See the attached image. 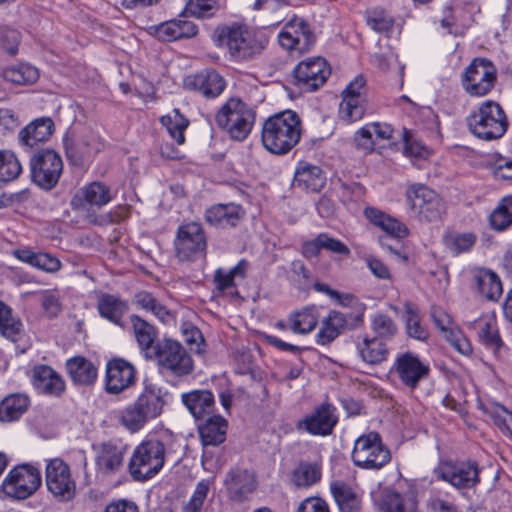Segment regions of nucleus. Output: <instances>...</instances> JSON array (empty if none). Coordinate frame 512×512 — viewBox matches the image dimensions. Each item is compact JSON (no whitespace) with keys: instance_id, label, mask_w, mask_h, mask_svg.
<instances>
[{"instance_id":"obj_9","label":"nucleus","mask_w":512,"mask_h":512,"mask_svg":"<svg viewBox=\"0 0 512 512\" xmlns=\"http://www.w3.org/2000/svg\"><path fill=\"white\" fill-rule=\"evenodd\" d=\"M45 484L47 490L59 502H70L76 496V479L72 475L70 466L61 458L46 461Z\"/></svg>"},{"instance_id":"obj_24","label":"nucleus","mask_w":512,"mask_h":512,"mask_svg":"<svg viewBox=\"0 0 512 512\" xmlns=\"http://www.w3.org/2000/svg\"><path fill=\"white\" fill-rule=\"evenodd\" d=\"M184 84L186 88L200 92L206 98L219 96L225 86L223 77L214 70H206L195 75L188 76Z\"/></svg>"},{"instance_id":"obj_63","label":"nucleus","mask_w":512,"mask_h":512,"mask_svg":"<svg viewBox=\"0 0 512 512\" xmlns=\"http://www.w3.org/2000/svg\"><path fill=\"white\" fill-rule=\"evenodd\" d=\"M41 306L49 317H56L62 311L59 289H47L40 292Z\"/></svg>"},{"instance_id":"obj_5","label":"nucleus","mask_w":512,"mask_h":512,"mask_svg":"<svg viewBox=\"0 0 512 512\" xmlns=\"http://www.w3.org/2000/svg\"><path fill=\"white\" fill-rule=\"evenodd\" d=\"M470 131L483 140L501 138L507 128L508 120L502 107L495 101L483 102L477 111L467 119Z\"/></svg>"},{"instance_id":"obj_40","label":"nucleus","mask_w":512,"mask_h":512,"mask_svg":"<svg viewBox=\"0 0 512 512\" xmlns=\"http://www.w3.org/2000/svg\"><path fill=\"white\" fill-rule=\"evenodd\" d=\"M357 351L362 361L370 365L380 364L388 356V348L385 342L370 336H364L357 343Z\"/></svg>"},{"instance_id":"obj_52","label":"nucleus","mask_w":512,"mask_h":512,"mask_svg":"<svg viewBox=\"0 0 512 512\" xmlns=\"http://www.w3.org/2000/svg\"><path fill=\"white\" fill-rule=\"evenodd\" d=\"M161 123L177 144L181 145L185 142L184 131L188 127L189 121L178 109H174L171 113L162 116Z\"/></svg>"},{"instance_id":"obj_64","label":"nucleus","mask_w":512,"mask_h":512,"mask_svg":"<svg viewBox=\"0 0 512 512\" xmlns=\"http://www.w3.org/2000/svg\"><path fill=\"white\" fill-rule=\"evenodd\" d=\"M36 259L37 260L35 262L34 268L46 273L55 274L62 267L61 261L49 253L38 252Z\"/></svg>"},{"instance_id":"obj_2","label":"nucleus","mask_w":512,"mask_h":512,"mask_svg":"<svg viewBox=\"0 0 512 512\" xmlns=\"http://www.w3.org/2000/svg\"><path fill=\"white\" fill-rule=\"evenodd\" d=\"M215 38L217 46L227 48L236 60H251L260 55L268 44L265 32L237 23L218 27Z\"/></svg>"},{"instance_id":"obj_38","label":"nucleus","mask_w":512,"mask_h":512,"mask_svg":"<svg viewBox=\"0 0 512 512\" xmlns=\"http://www.w3.org/2000/svg\"><path fill=\"white\" fill-rule=\"evenodd\" d=\"M66 369L74 384L81 386L92 385L97 379V368L88 359L76 356L66 362Z\"/></svg>"},{"instance_id":"obj_32","label":"nucleus","mask_w":512,"mask_h":512,"mask_svg":"<svg viewBox=\"0 0 512 512\" xmlns=\"http://www.w3.org/2000/svg\"><path fill=\"white\" fill-rule=\"evenodd\" d=\"M132 303L137 309L152 314L162 323L168 324L175 320L174 314L149 291L135 293Z\"/></svg>"},{"instance_id":"obj_22","label":"nucleus","mask_w":512,"mask_h":512,"mask_svg":"<svg viewBox=\"0 0 512 512\" xmlns=\"http://www.w3.org/2000/svg\"><path fill=\"white\" fill-rule=\"evenodd\" d=\"M125 450L113 442H104L96 448V469L98 473L110 476L118 473L124 463Z\"/></svg>"},{"instance_id":"obj_35","label":"nucleus","mask_w":512,"mask_h":512,"mask_svg":"<svg viewBox=\"0 0 512 512\" xmlns=\"http://www.w3.org/2000/svg\"><path fill=\"white\" fill-rule=\"evenodd\" d=\"M330 491L340 512H361V496L350 485L343 481H333Z\"/></svg>"},{"instance_id":"obj_4","label":"nucleus","mask_w":512,"mask_h":512,"mask_svg":"<svg viewBox=\"0 0 512 512\" xmlns=\"http://www.w3.org/2000/svg\"><path fill=\"white\" fill-rule=\"evenodd\" d=\"M256 119V112L240 98H230L215 116L217 125L237 141L245 140Z\"/></svg>"},{"instance_id":"obj_56","label":"nucleus","mask_w":512,"mask_h":512,"mask_svg":"<svg viewBox=\"0 0 512 512\" xmlns=\"http://www.w3.org/2000/svg\"><path fill=\"white\" fill-rule=\"evenodd\" d=\"M213 486L214 478H207L199 481L196 484L189 501L183 507L182 512H202L204 502Z\"/></svg>"},{"instance_id":"obj_17","label":"nucleus","mask_w":512,"mask_h":512,"mask_svg":"<svg viewBox=\"0 0 512 512\" xmlns=\"http://www.w3.org/2000/svg\"><path fill=\"white\" fill-rule=\"evenodd\" d=\"M392 372L398 376L403 385L414 389L429 376L430 367L418 355L407 351L396 357Z\"/></svg>"},{"instance_id":"obj_15","label":"nucleus","mask_w":512,"mask_h":512,"mask_svg":"<svg viewBox=\"0 0 512 512\" xmlns=\"http://www.w3.org/2000/svg\"><path fill=\"white\" fill-rule=\"evenodd\" d=\"M316 36L309 24L302 18L293 17L283 27L278 35V42L288 51L304 53L315 44Z\"/></svg>"},{"instance_id":"obj_59","label":"nucleus","mask_w":512,"mask_h":512,"mask_svg":"<svg viewBox=\"0 0 512 512\" xmlns=\"http://www.w3.org/2000/svg\"><path fill=\"white\" fill-rule=\"evenodd\" d=\"M220 9L218 0H189L185 11L196 18L212 17Z\"/></svg>"},{"instance_id":"obj_1","label":"nucleus","mask_w":512,"mask_h":512,"mask_svg":"<svg viewBox=\"0 0 512 512\" xmlns=\"http://www.w3.org/2000/svg\"><path fill=\"white\" fill-rule=\"evenodd\" d=\"M301 134L302 122L299 115L292 110H286L264 121L261 141L269 152L284 155L299 143Z\"/></svg>"},{"instance_id":"obj_20","label":"nucleus","mask_w":512,"mask_h":512,"mask_svg":"<svg viewBox=\"0 0 512 512\" xmlns=\"http://www.w3.org/2000/svg\"><path fill=\"white\" fill-rule=\"evenodd\" d=\"M431 318L446 340L461 354L470 355L473 351L470 341L463 333L453 327L451 317L440 307L431 308Z\"/></svg>"},{"instance_id":"obj_29","label":"nucleus","mask_w":512,"mask_h":512,"mask_svg":"<svg viewBox=\"0 0 512 512\" xmlns=\"http://www.w3.org/2000/svg\"><path fill=\"white\" fill-rule=\"evenodd\" d=\"M348 322L346 314L331 310L320 323L319 331L316 334V343L323 346L332 343L346 330Z\"/></svg>"},{"instance_id":"obj_16","label":"nucleus","mask_w":512,"mask_h":512,"mask_svg":"<svg viewBox=\"0 0 512 512\" xmlns=\"http://www.w3.org/2000/svg\"><path fill=\"white\" fill-rule=\"evenodd\" d=\"M435 474L458 489L472 488L480 481L479 468L474 461H444L435 469Z\"/></svg>"},{"instance_id":"obj_53","label":"nucleus","mask_w":512,"mask_h":512,"mask_svg":"<svg viewBox=\"0 0 512 512\" xmlns=\"http://www.w3.org/2000/svg\"><path fill=\"white\" fill-rule=\"evenodd\" d=\"M22 331V323L19 318L13 316L12 309L0 300V333L16 341Z\"/></svg>"},{"instance_id":"obj_8","label":"nucleus","mask_w":512,"mask_h":512,"mask_svg":"<svg viewBox=\"0 0 512 512\" xmlns=\"http://www.w3.org/2000/svg\"><path fill=\"white\" fill-rule=\"evenodd\" d=\"M496 82V66L486 58L473 59L461 75V85L472 97L486 96L493 90Z\"/></svg>"},{"instance_id":"obj_13","label":"nucleus","mask_w":512,"mask_h":512,"mask_svg":"<svg viewBox=\"0 0 512 512\" xmlns=\"http://www.w3.org/2000/svg\"><path fill=\"white\" fill-rule=\"evenodd\" d=\"M41 481V474L37 468L23 464L9 472L2 483V488L7 496L23 500L37 491Z\"/></svg>"},{"instance_id":"obj_12","label":"nucleus","mask_w":512,"mask_h":512,"mask_svg":"<svg viewBox=\"0 0 512 512\" xmlns=\"http://www.w3.org/2000/svg\"><path fill=\"white\" fill-rule=\"evenodd\" d=\"M30 171L33 182L45 190L56 186L63 171V162L59 154L50 149L36 152L30 159Z\"/></svg>"},{"instance_id":"obj_42","label":"nucleus","mask_w":512,"mask_h":512,"mask_svg":"<svg viewBox=\"0 0 512 512\" xmlns=\"http://www.w3.org/2000/svg\"><path fill=\"white\" fill-rule=\"evenodd\" d=\"M473 279L479 293L488 300L495 301L502 294V283L496 273L480 268L474 271Z\"/></svg>"},{"instance_id":"obj_55","label":"nucleus","mask_w":512,"mask_h":512,"mask_svg":"<svg viewBox=\"0 0 512 512\" xmlns=\"http://www.w3.org/2000/svg\"><path fill=\"white\" fill-rule=\"evenodd\" d=\"M22 166L10 150H0V182H9L19 177Z\"/></svg>"},{"instance_id":"obj_45","label":"nucleus","mask_w":512,"mask_h":512,"mask_svg":"<svg viewBox=\"0 0 512 512\" xmlns=\"http://www.w3.org/2000/svg\"><path fill=\"white\" fill-rule=\"evenodd\" d=\"M182 401L195 418L210 413L214 407L213 394L208 390H194L184 393Z\"/></svg>"},{"instance_id":"obj_54","label":"nucleus","mask_w":512,"mask_h":512,"mask_svg":"<svg viewBox=\"0 0 512 512\" xmlns=\"http://www.w3.org/2000/svg\"><path fill=\"white\" fill-rule=\"evenodd\" d=\"M119 423L130 433H137L148 423L134 403L127 405L118 414Z\"/></svg>"},{"instance_id":"obj_34","label":"nucleus","mask_w":512,"mask_h":512,"mask_svg":"<svg viewBox=\"0 0 512 512\" xmlns=\"http://www.w3.org/2000/svg\"><path fill=\"white\" fill-rule=\"evenodd\" d=\"M130 322L140 350L144 352L147 358H152V353L157 343V329L151 323L136 314L130 316Z\"/></svg>"},{"instance_id":"obj_18","label":"nucleus","mask_w":512,"mask_h":512,"mask_svg":"<svg viewBox=\"0 0 512 512\" xmlns=\"http://www.w3.org/2000/svg\"><path fill=\"white\" fill-rule=\"evenodd\" d=\"M151 34L163 42L193 38L198 26L191 20L179 17L150 27Z\"/></svg>"},{"instance_id":"obj_49","label":"nucleus","mask_w":512,"mask_h":512,"mask_svg":"<svg viewBox=\"0 0 512 512\" xmlns=\"http://www.w3.org/2000/svg\"><path fill=\"white\" fill-rule=\"evenodd\" d=\"M321 466L314 462H301L292 472L291 480L297 487H310L321 479Z\"/></svg>"},{"instance_id":"obj_61","label":"nucleus","mask_w":512,"mask_h":512,"mask_svg":"<svg viewBox=\"0 0 512 512\" xmlns=\"http://www.w3.org/2000/svg\"><path fill=\"white\" fill-rule=\"evenodd\" d=\"M22 41L20 31L10 27H3L0 30V47L9 56H16L19 51V45Z\"/></svg>"},{"instance_id":"obj_23","label":"nucleus","mask_w":512,"mask_h":512,"mask_svg":"<svg viewBox=\"0 0 512 512\" xmlns=\"http://www.w3.org/2000/svg\"><path fill=\"white\" fill-rule=\"evenodd\" d=\"M225 486L231 500L242 502L252 494L257 487L255 475L239 468L231 469L226 476Z\"/></svg>"},{"instance_id":"obj_62","label":"nucleus","mask_w":512,"mask_h":512,"mask_svg":"<svg viewBox=\"0 0 512 512\" xmlns=\"http://www.w3.org/2000/svg\"><path fill=\"white\" fill-rule=\"evenodd\" d=\"M367 24L377 32L386 33L392 29L394 20L383 9L375 8L368 12Z\"/></svg>"},{"instance_id":"obj_48","label":"nucleus","mask_w":512,"mask_h":512,"mask_svg":"<svg viewBox=\"0 0 512 512\" xmlns=\"http://www.w3.org/2000/svg\"><path fill=\"white\" fill-rule=\"evenodd\" d=\"M249 263L246 260H241L235 267L229 271L219 268L214 274V283L217 290L220 292L230 291L236 288L235 278H244L248 269Z\"/></svg>"},{"instance_id":"obj_37","label":"nucleus","mask_w":512,"mask_h":512,"mask_svg":"<svg viewBox=\"0 0 512 512\" xmlns=\"http://www.w3.org/2000/svg\"><path fill=\"white\" fill-rule=\"evenodd\" d=\"M228 423L219 415L208 417L198 426L203 446H218L226 439Z\"/></svg>"},{"instance_id":"obj_33","label":"nucleus","mask_w":512,"mask_h":512,"mask_svg":"<svg viewBox=\"0 0 512 512\" xmlns=\"http://www.w3.org/2000/svg\"><path fill=\"white\" fill-rule=\"evenodd\" d=\"M53 126V121L50 118L35 119L19 132L20 144L27 148H33L40 142L48 140L53 133Z\"/></svg>"},{"instance_id":"obj_26","label":"nucleus","mask_w":512,"mask_h":512,"mask_svg":"<svg viewBox=\"0 0 512 512\" xmlns=\"http://www.w3.org/2000/svg\"><path fill=\"white\" fill-rule=\"evenodd\" d=\"M113 196L109 186L102 182H91L81 188L73 197L71 205L73 208H85L86 204L102 207L107 205Z\"/></svg>"},{"instance_id":"obj_28","label":"nucleus","mask_w":512,"mask_h":512,"mask_svg":"<svg viewBox=\"0 0 512 512\" xmlns=\"http://www.w3.org/2000/svg\"><path fill=\"white\" fill-rule=\"evenodd\" d=\"M469 328L477 335L478 340L493 352L499 351L503 342L500 338L497 321L491 315H482L469 324Z\"/></svg>"},{"instance_id":"obj_19","label":"nucleus","mask_w":512,"mask_h":512,"mask_svg":"<svg viewBox=\"0 0 512 512\" xmlns=\"http://www.w3.org/2000/svg\"><path fill=\"white\" fill-rule=\"evenodd\" d=\"M335 409L330 404H321L314 412L297 423L298 430L312 435H330L337 423Z\"/></svg>"},{"instance_id":"obj_25","label":"nucleus","mask_w":512,"mask_h":512,"mask_svg":"<svg viewBox=\"0 0 512 512\" xmlns=\"http://www.w3.org/2000/svg\"><path fill=\"white\" fill-rule=\"evenodd\" d=\"M164 395L160 387L145 383L142 392L133 403L149 422L162 414L165 405Z\"/></svg>"},{"instance_id":"obj_11","label":"nucleus","mask_w":512,"mask_h":512,"mask_svg":"<svg viewBox=\"0 0 512 512\" xmlns=\"http://www.w3.org/2000/svg\"><path fill=\"white\" fill-rule=\"evenodd\" d=\"M176 257L180 261H195L207 248V239L202 225L189 222L178 227L174 240Z\"/></svg>"},{"instance_id":"obj_58","label":"nucleus","mask_w":512,"mask_h":512,"mask_svg":"<svg viewBox=\"0 0 512 512\" xmlns=\"http://www.w3.org/2000/svg\"><path fill=\"white\" fill-rule=\"evenodd\" d=\"M365 113V101L343 97L339 107V116L347 123L360 120Z\"/></svg>"},{"instance_id":"obj_41","label":"nucleus","mask_w":512,"mask_h":512,"mask_svg":"<svg viewBox=\"0 0 512 512\" xmlns=\"http://www.w3.org/2000/svg\"><path fill=\"white\" fill-rule=\"evenodd\" d=\"M97 308L101 317L121 326L122 318L128 310V305L118 296L101 294L98 297Z\"/></svg>"},{"instance_id":"obj_36","label":"nucleus","mask_w":512,"mask_h":512,"mask_svg":"<svg viewBox=\"0 0 512 512\" xmlns=\"http://www.w3.org/2000/svg\"><path fill=\"white\" fill-rule=\"evenodd\" d=\"M364 215L370 223L392 237L404 238L408 235V229L403 223L375 207H367Z\"/></svg>"},{"instance_id":"obj_57","label":"nucleus","mask_w":512,"mask_h":512,"mask_svg":"<svg viewBox=\"0 0 512 512\" xmlns=\"http://www.w3.org/2000/svg\"><path fill=\"white\" fill-rule=\"evenodd\" d=\"M490 224L495 230H504L512 224V196L504 197L490 215Z\"/></svg>"},{"instance_id":"obj_44","label":"nucleus","mask_w":512,"mask_h":512,"mask_svg":"<svg viewBox=\"0 0 512 512\" xmlns=\"http://www.w3.org/2000/svg\"><path fill=\"white\" fill-rule=\"evenodd\" d=\"M326 183L323 171L317 166H302L295 173L293 184L311 192L320 191Z\"/></svg>"},{"instance_id":"obj_14","label":"nucleus","mask_w":512,"mask_h":512,"mask_svg":"<svg viewBox=\"0 0 512 512\" xmlns=\"http://www.w3.org/2000/svg\"><path fill=\"white\" fill-rule=\"evenodd\" d=\"M330 72V68L324 58H309L301 61L294 68L293 83L304 92H313L324 85Z\"/></svg>"},{"instance_id":"obj_30","label":"nucleus","mask_w":512,"mask_h":512,"mask_svg":"<svg viewBox=\"0 0 512 512\" xmlns=\"http://www.w3.org/2000/svg\"><path fill=\"white\" fill-rule=\"evenodd\" d=\"M0 77L16 86H28L36 83L40 77L39 70L28 62H17L0 69Z\"/></svg>"},{"instance_id":"obj_60","label":"nucleus","mask_w":512,"mask_h":512,"mask_svg":"<svg viewBox=\"0 0 512 512\" xmlns=\"http://www.w3.org/2000/svg\"><path fill=\"white\" fill-rule=\"evenodd\" d=\"M446 247L454 254H460L469 251L476 242V236L473 233L451 234L444 238Z\"/></svg>"},{"instance_id":"obj_39","label":"nucleus","mask_w":512,"mask_h":512,"mask_svg":"<svg viewBox=\"0 0 512 512\" xmlns=\"http://www.w3.org/2000/svg\"><path fill=\"white\" fill-rule=\"evenodd\" d=\"M243 214V209L239 205L232 203L218 204L207 209L205 219L215 226H235Z\"/></svg>"},{"instance_id":"obj_46","label":"nucleus","mask_w":512,"mask_h":512,"mask_svg":"<svg viewBox=\"0 0 512 512\" xmlns=\"http://www.w3.org/2000/svg\"><path fill=\"white\" fill-rule=\"evenodd\" d=\"M318 321V309L315 306H308L289 315L288 327L294 333L308 334L315 329Z\"/></svg>"},{"instance_id":"obj_47","label":"nucleus","mask_w":512,"mask_h":512,"mask_svg":"<svg viewBox=\"0 0 512 512\" xmlns=\"http://www.w3.org/2000/svg\"><path fill=\"white\" fill-rule=\"evenodd\" d=\"M405 329L409 337L425 341L429 337L428 329L423 325L418 307L412 302L404 303Z\"/></svg>"},{"instance_id":"obj_3","label":"nucleus","mask_w":512,"mask_h":512,"mask_svg":"<svg viewBox=\"0 0 512 512\" xmlns=\"http://www.w3.org/2000/svg\"><path fill=\"white\" fill-rule=\"evenodd\" d=\"M166 460V445L156 436H147L136 446L129 461L131 476L138 481L151 479L163 468Z\"/></svg>"},{"instance_id":"obj_51","label":"nucleus","mask_w":512,"mask_h":512,"mask_svg":"<svg viewBox=\"0 0 512 512\" xmlns=\"http://www.w3.org/2000/svg\"><path fill=\"white\" fill-rule=\"evenodd\" d=\"M371 330L374 338L385 342L393 339L398 333L396 322L385 313H376L371 319Z\"/></svg>"},{"instance_id":"obj_10","label":"nucleus","mask_w":512,"mask_h":512,"mask_svg":"<svg viewBox=\"0 0 512 512\" xmlns=\"http://www.w3.org/2000/svg\"><path fill=\"white\" fill-rule=\"evenodd\" d=\"M152 358L161 369L175 376H186L193 371V360L186 349L177 341L163 339L156 343Z\"/></svg>"},{"instance_id":"obj_43","label":"nucleus","mask_w":512,"mask_h":512,"mask_svg":"<svg viewBox=\"0 0 512 512\" xmlns=\"http://www.w3.org/2000/svg\"><path fill=\"white\" fill-rule=\"evenodd\" d=\"M30 399L26 394L15 393L6 396L0 403V421L18 420L28 409Z\"/></svg>"},{"instance_id":"obj_7","label":"nucleus","mask_w":512,"mask_h":512,"mask_svg":"<svg viewBox=\"0 0 512 512\" xmlns=\"http://www.w3.org/2000/svg\"><path fill=\"white\" fill-rule=\"evenodd\" d=\"M405 195L410 210L420 221H438L445 213L443 200L434 190L424 184L408 185Z\"/></svg>"},{"instance_id":"obj_50","label":"nucleus","mask_w":512,"mask_h":512,"mask_svg":"<svg viewBox=\"0 0 512 512\" xmlns=\"http://www.w3.org/2000/svg\"><path fill=\"white\" fill-rule=\"evenodd\" d=\"M99 150L97 139L94 135H88L78 140L73 146L66 147V155L74 164H81L89 158L93 152Z\"/></svg>"},{"instance_id":"obj_21","label":"nucleus","mask_w":512,"mask_h":512,"mask_svg":"<svg viewBox=\"0 0 512 512\" xmlns=\"http://www.w3.org/2000/svg\"><path fill=\"white\" fill-rule=\"evenodd\" d=\"M135 381V369L127 361L122 359L112 360L106 369V391L110 394H118L130 387Z\"/></svg>"},{"instance_id":"obj_27","label":"nucleus","mask_w":512,"mask_h":512,"mask_svg":"<svg viewBox=\"0 0 512 512\" xmlns=\"http://www.w3.org/2000/svg\"><path fill=\"white\" fill-rule=\"evenodd\" d=\"M32 383L43 394L58 396L65 390L62 377L47 365H36L33 368Z\"/></svg>"},{"instance_id":"obj_6","label":"nucleus","mask_w":512,"mask_h":512,"mask_svg":"<svg viewBox=\"0 0 512 512\" xmlns=\"http://www.w3.org/2000/svg\"><path fill=\"white\" fill-rule=\"evenodd\" d=\"M352 460L362 469L380 470L390 462L391 453L377 432H369L356 439Z\"/></svg>"},{"instance_id":"obj_31","label":"nucleus","mask_w":512,"mask_h":512,"mask_svg":"<svg viewBox=\"0 0 512 512\" xmlns=\"http://www.w3.org/2000/svg\"><path fill=\"white\" fill-rule=\"evenodd\" d=\"M379 512H417L418 501L411 494H400L393 489H385L378 502Z\"/></svg>"}]
</instances>
